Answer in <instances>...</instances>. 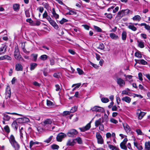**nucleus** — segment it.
<instances>
[{
	"mask_svg": "<svg viewBox=\"0 0 150 150\" xmlns=\"http://www.w3.org/2000/svg\"><path fill=\"white\" fill-rule=\"evenodd\" d=\"M104 122V119L102 117L96 120L95 122V126L97 127L99 126V129L101 131H103L104 129V126L102 123Z\"/></svg>",
	"mask_w": 150,
	"mask_h": 150,
	"instance_id": "1",
	"label": "nucleus"
},
{
	"mask_svg": "<svg viewBox=\"0 0 150 150\" xmlns=\"http://www.w3.org/2000/svg\"><path fill=\"white\" fill-rule=\"evenodd\" d=\"M13 55L16 59L21 61L24 62L25 61L20 55L19 50L17 47L15 48Z\"/></svg>",
	"mask_w": 150,
	"mask_h": 150,
	"instance_id": "2",
	"label": "nucleus"
},
{
	"mask_svg": "<svg viewBox=\"0 0 150 150\" xmlns=\"http://www.w3.org/2000/svg\"><path fill=\"white\" fill-rule=\"evenodd\" d=\"M91 110L93 111L101 112H103L105 111L104 109L103 108L97 106L93 107L91 109Z\"/></svg>",
	"mask_w": 150,
	"mask_h": 150,
	"instance_id": "3",
	"label": "nucleus"
},
{
	"mask_svg": "<svg viewBox=\"0 0 150 150\" xmlns=\"http://www.w3.org/2000/svg\"><path fill=\"white\" fill-rule=\"evenodd\" d=\"M67 136V135L61 132L58 134L56 137L57 141L59 142H61L63 139Z\"/></svg>",
	"mask_w": 150,
	"mask_h": 150,
	"instance_id": "4",
	"label": "nucleus"
},
{
	"mask_svg": "<svg viewBox=\"0 0 150 150\" xmlns=\"http://www.w3.org/2000/svg\"><path fill=\"white\" fill-rule=\"evenodd\" d=\"M11 88L9 86H7L6 89L5 93V98L6 99L9 98L11 97Z\"/></svg>",
	"mask_w": 150,
	"mask_h": 150,
	"instance_id": "5",
	"label": "nucleus"
},
{
	"mask_svg": "<svg viewBox=\"0 0 150 150\" xmlns=\"http://www.w3.org/2000/svg\"><path fill=\"white\" fill-rule=\"evenodd\" d=\"M116 82L120 87H122L125 85V82L124 80L120 78L116 77Z\"/></svg>",
	"mask_w": 150,
	"mask_h": 150,
	"instance_id": "6",
	"label": "nucleus"
},
{
	"mask_svg": "<svg viewBox=\"0 0 150 150\" xmlns=\"http://www.w3.org/2000/svg\"><path fill=\"white\" fill-rule=\"evenodd\" d=\"M78 132L75 129H71L69 130L67 133V135L69 137H73L77 134Z\"/></svg>",
	"mask_w": 150,
	"mask_h": 150,
	"instance_id": "7",
	"label": "nucleus"
},
{
	"mask_svg": "<svg viewBox=\"0 0 150 150\" xmlns=\"http://www.w3.org/2000/svg\"><path fill=\"white\" fill-rule=\"evenodd\" d=\"M96 137L97 139L98 143V144H103V140L102 137L100 134L98 132H97Z\"/></svg>",
	"mask_w": 150,
	"mask_h": 150,
	"instance_id": "8",
	"label": "nucleus"
},
{
	"mask_svg": "<svg viewBox=\"0 0 150 150\" xmlns=\"http://www.w3.org/2000/svg\"><path fill=\"white\" fill-rule=\"evenodd\" d=\"M7 46L5 44H3L0 47V55L4 54L5 53L6 51Z\"/></svg>",
	"mask_w": 150,
	"mask_h": 150,
	"instance_id": "9",
	"label": "nucleus"
},
{
	"mask_svg": "<svg viewBox=\"0 0 150 150\" xmlns=\"http://www.w3.org/2000/svg\"><path fill=\"white\" fill-rule=\"evenodd\" d=\"M47 20L49 22L50 24L52 25L55 29H58L59 28L58 25L53 20H52L51 18H47Z\"/></svg>",
	"mask_w": 150,
	"mask_h": 150,
	"instance_id": "10",
	"label": "nucleus"
},
{
	"mask_svg": "<svg viewBox=\"0 0 150 150\" xmlns=\"http://www.w3.org/2000/svg\"><path fill=\"white\" fill-rule=\"evenodd\" d=\"M23 133L20 134V138L21 141L24 145L26 143H28V141L27 139V138L26 137L23 136Z\"/></svg>",
	"mask_w": 150,
	"mask_h": 150,
	"instance_id": "11",
	"label": "nucleus"
},
{
	"mask_svg": "<svg viewBox=\"0 0 150 150\" xmlns=\"http://www.w3.org/2000/svg\"><path fill=\"white\" fill-rule=\"evenodd\" d=\"M91 122H90L85 126L83 127L79 128V129L82 132H84L89 129L91 127Z\"/></svg>",
	"mask_w": 150,
	"mask_h": 150,
	"instance_id": "12",
	"label": "nucleus"
},
{
	"mask_svg": "<svg viewBox=\"0 0 150 150\" xmlns=\"http://www.w3.org/2000/svg\"><path fill=\"white\" fill-rule=\"evenodd\" d=\"M123 125L125 132L128 134L131 133V129L130 127L126 123H124Z\"/></svg>",
	"mask_w": 150,
	"mask_h": 150,
	"instance_id": "13",
	"label": "nucleus"
},
{
	"mask_svg": "<svg viewBox=\"0 0 150 150\" xmlns=\"http://www.w3.org/2000/svg\"><path fill=\"white\" fill-rule=\"evenodd\" d=\"M135 62H136V63L135 64V65L137 64H141L142 65H146L147 64V62L144 60L143 59H135L134 60Z\"/></svg>",
	"mask_w": 150,
	"mask_h": 150,
	"instance_id": "14",
	"label": "nucleus"
},
{
	"mask_svg": "<svg viewBox=\"0 0 150 150\" xmlns=\"http://www.w3.org/2000/svg\"><path fill=\"white\" fill-rule=\"evenodd\" d=\"M75 143V139H69L67 141L66 143V145L67 146H73Z\"/></svg>",
	"mask_w": 150,
	"mask_h": 150,
	"instance_id": "15",
	"label": "nucleus"
},
{
	"mask_svg": "<svg viewBox=\"0 0 150 150\" xmlns=\"http://www.w3.org/2000/svg\"><path fill=\"white\" fill-rule=\"evenodd\" d=\"M127 26L128 28L133 31H136L137 30V28L135 27L134 24V23H129Z\"/></svg>",
	"mask_w": 150,
	"mask_h": 150,
	"instance_id": "16",
	"label": "nucleus"
},
{
	"mask_svg": "<svg viewBox=\"0 0 150 150\" xmlns=\"http://www.w3.org/2000/svg\"><path fill=\"white\" fill-rule=\"evenodd\" d=\"M124 16L123 10L119 11L117 13L116 17V18H117V19H120L122 17Z\"/></svg>",
	"mask_w": 150,
	"mask_h": 150,
	"instance_id": "17",
	"label": "nucleus"
},
{
	"mask_svg": "<svg viewBox=\"0 0 150 150\" xmlns=\"http://www.w3.org/2000/svg\"><path fill=\"white\" fill-rule=\"evenodd\" d=\"M14 148L15 150H19L20 148L19 144L16 142L11 144Z\"/></svg>",
	"mask_w": 150,
	"mask_h": 150,
	"instance_id": "18",
	"label": "nucleus"
},
{
	"mask_svg": "<svg viewBox=\"0 0 150 150\" xmlns=\"http://www.w3.org/2000/svg\"><path fill=\"white\" fill-rule=\"evenodd\" d=\"M23 67L21 64L20 63L16 64L15 65V69L17 71H21L23 70Z\"/></svg>",
	"mask_w": 150,
	"mask_h": 150,
	"instance_id": "19",
	"label": "nucleus"
},
{
	"mask_svg": "<svg viewBox=\"0 0 150 150\" xmlns=\"http://www.w3.org/2000/svg\"><path fill=\"white\" fill-rule=\"evenodd\" d=\"M9 140L10 143L11 144H13L14 143H15V142H16V141L15 140L14 137L12 134L10 136L9 138Z\"/></svg>",
	"mask_w": 150,
	"mask_h": 150,
	"instance_id": "20",
	"label": "nucleus"
},
{
	"mask_svg": "<svg viewBox=\"0 0 150 150\" xmlns=\"http://www.w3.org/2000/svg\"><path fill=\"white\" fill-rule=\"evenodd\" d=\"M122 100L128 103H129L131 101V99L129 97L127 96L123 97L122 98Z\"/></svg>",
	"mask_w": 150,
	"mask_h": 150,
	"instance_id": "21",
	"label": "nucleus"
},
{
	"mask_svg": "<svg viewBox=\"0 0 150 150\" xmlns=\"http://www.w3.org/2000/svg\"><path fill=\"white\" fill-rule=\"evenodd\" d=\"M140 112L138 115V118L139 120L142 119L144 116L145 115V113L144 112H141L140 110H139L138 112Z\"/></svg>",
	"mask_w": 150,
	"mask_h": 150,
	"instance_id": "22",
	"label": "nucleus"
},
{
	"mask_svg": "<svg viewBox=\"0 0 150 150\" xmlns=\"http://www.w3.org/2000/svg\"><path fill=\"white\" fill-rule=\"evenodd\" d=\"M134 146L137 147L138 150H142L143 149L142 146L140 144L135 142H134Z\"/></svg>",
	"mask_w": 150,
	"mask_h": 150,
	"instance_id": "23",
	"label": "nucleus"
},
{
	"mask_svg": "<svg viewBox=\"0 0 150 150\" xmlns=\"http://www.w3.org/2000/svg\"><path fill=\"white\" fill-rule=\"evenodd\" d=\"M145 150H150V142L149 141L145 143Z\"/></svg>",
	"mask_w": 150,
	"mask_h": 150,
	"instance_id": "24",
	"label": "nucleus"
},
{
	"mask_svg": "<svg viewBox=\"0 0 150 150\" xmlns=\"http://www.w3.org/2000/svg\"><path fill=\"white\" fill-rule=\"evenodd\" d=\"M141 18L139 15H137L135 16L132 18V20L134 21H139L141 20Z\"/></svg>",
	"mask_w": 150,
	"mask_h": 150,
	"instance_id": "25",
	"label": "nucleus"
},
{
	"mask_svg": "<svg viewBox=\"0 0 150 150\" xmlns=\"http://www.w3.org/2000/svg\"><path fill=\"white\" fill-rule=\"evenodd\" d=\"M110 37L112 39L117 40L118 39V36L115 33H112L110 34Z\"/></svg>",
	"mask_w": 150,
	"mask_h": 150,
	"instance_id": "26",
	"label": "nucleus"
},
{
	"mask_svg": "<svg viewBox=\"0 0 150 150\" xmlns=\"http://www.w3.org/2000/svg\"><path fill=\"white\" fill-rule=\"evenodd\" d=\"M3 119L4 120L6 121H9L10 119V117L9 115H6V114H3Z\"/></svg>",
	"mask_w": 150,
	"mask_h": 150,
	"instance_id": "27",
	"label": "nucleus"
},
{
	"mask_svg": "<svg viewBox=\"0 0 150 150\" xmlns=\"http://www.w3.org/2000/svg\"><path fill=\"white\" fill-rule=\"evenodd\" d=\"M52 122V120L51 119H47L45 120L44 122L43 123L45 125L51 124Z\"/></svg>",
	"mask_w": 150,
	"mask_h": 150,
	"instance_id": "28",
	"label": "nucleus"
},
{
	"mask_svg": "<svg viewBox=\"0 0 150 150\" xmlns=\"http://www.w3.org/2000/svg\"><path fill=\"white\" fill-rule=\"evenodd\" d=\"M127 37V33L125 31H123L122 33V38L123 40H126Z\"/></svg>",
	"mask_w": 150,
	"mask_h": 150,
	"instance_id": "29",
	"label": "nucleus"
},
{
	"mask_svg": "<svg viewBox=\"0 0 150 150\" xmlns=\"http://www.w3.org/2000/svg\"><path fill=\"white\" fill-rule=\"evenodd\" d=\"M52 14L53 16L56 18H58L59 17V15L58 14L56 13L55 9L54 8H53L52 9Z\"/></svg>",
	"mask_w": 150,
	"mask_h": 150,
	"instance_id": "30",
	"label": "nucleus"
},
{
	"mask_svg": "<svg viewBox=\"0 0 150 150\" xmlns=\"http://www.w3.org/2000/svg\"><path fill=\"white\" fill-rule=\"evenodd\" d=\"M137 42L138 43V46L139 47L142 48L144 47V43L143 42L138 40Z\"/></svg>",
	"mask_w": 150,
	"mask_h": 150,
	"instance_id": "31",
	"label": "nucleus"
},
{
	"mask_svg": "<svg viewBox=\"0 0 150 150\" xmlns=\"http://www.w3.org/2000/svg\"><path fill=\"white\" fill-rule=\"evenodd\" d=\"M39 142H34L33 141H31L30 142L29 147L30 149L32 148V146L35 144H38Z\"/></svg>",
	"mask_w": 150,
	"mask_h": 150,
	"instance_id": "32",
	"label": "nucleus"
},
{
	"mask_svg": "<svg viewBox=\"0 0 150 150\" xmlns=\"http://www.w3.org/2000/svg\"><path fill=\"white\" fill-rule=\"evenodd\" d=\"M20 5L18 4H15L13 5V7L14 10L15 11H18L19 9Z\"/></svg>",
	"mask_w": 150,
	"mask_h": 150,
	"instance_id": "33",
	"label": "nucleus"
},
{
	"mask_svg": "<svg viewBox=\"0 0 150 150\" xmlns=\"http://www.w3.org/2000/svg\"><path fill=\"white\" fill-rule=\"evenodd\" d=\"M11 125L12 127L13 128H14L16 130H17V129L18 128V126L17 122H13L12 123Z\"/></svg>",
	"mask_w": 150,
	"mask_h": 150,
	"instance_id": "34",
	"label": "nucleus"
},
{
	"mask_svg": "<svg viewBox=\"0 0 150 150\" xmlns=\"http://www.w3.org/2000/svg\"><path fill=\"white\" fill-rule=\"evenodd\" d=\"M124 14V15H127L129 14H132V11H130L128 9H126L125 10H123Z\"/></svg>",
	"mask_w": 150,
	"mask_h": 150,
	"instance_id": "35",
	"label": "nucleus"
},
{
	"mask_svg": "<svg viewBox=\"0 0 150 150\" xmlns=\"http://www.w3.org/2000/svg\"><path fill=\"white\" fill-rule=\"evenodd\" d=\"M37 64L35 63L31 64L30 65V70L32 71L34 70L35 68L37 66Z\"/></svg>",
	"mask_w": 150,
	"mask_h": 150,
	"instance_id": "36",
	"label": "nucleus"
},
{
	"mask_svg": "<svg viewBox=\"0 0 150 150\" xmlns=\"http://www.w3.org/2000/svg\"><path fill=\"white\" fill-rule=\"evenodd\" d=\"M51 147L53 149L58 150L59 148V146L57 144H53L51 145Z\"/></svg>",
	"mask_w": 150,
	"mask_h": 150,
	"instance_id": "37",
	"label": "nucleus"
},
{
	"mask_svg": "<svg viewBox=\"0 0 150 150\" xmlns=\"http://www.w3.org/2000/svg\"><path fill=\"white\" fill-rule=\"evenodd\" d=\"M108 147L109 148L112 150H117L118 148L116 146H114L111 144H109Z\"/></svg>",
	"mask_w": 150,
	"mask_h": 150,
	"instance_id": "38",
	"label": "nucleus"
},
{
	"mask_svg": "<svg viewBox=\"0 0 150 150\" xmlns=\"http://www.w3.org/2000/svg\"><path fill=\"white\" fill-rule=\"evenodd\" d=\"M125 144H126L121 142L120 144V146L122 149L126 150L127 149V147Z\"/></svg>",
	"mask_w": 150,
	"mask_h": 150,
	"instance_id": "39",
	"label": "nucleus"
},
{
	"mask_svg": "<svg viewBox=\"0 0 150 150\" xmlns=\"http://www.w3.org/2000/svg\"><path fill=\"white\" fill-rule=\"evenodd\" d=\"M42 17L43 18H46L47 20L48 18H50L49 16H48L47 13L46 11H45L42 15Z\"/></svg>",
	"mask_w": 150,
	"mask_h": 150,
	"instance_id": "40",
	"label": "nucleus"
},
{
	"mask_svg": "<svg viewBox=\"0 0 150 150\" xmlns=\"http://www.w3.org/2000/svg\"><path fill=\"white\" fill-rule=\"evenodd\" d=\"M134 55L135 57L141 58L142 57V55L139 52H137L135 53Z\"/></svg>",
	"mask_w": 150,
	"mask_h": 150,
	"instance_id": "41",
	"label": "nucleus"
},
{
	"mask_svg": "<svg viewBox=\"0 0 150 150\" xmlns=\"http://www.w3.org/2000/svg\"><path fill=\"white\" fill-rule=\"evenodd\" d=\"M101 100L103 103H107L109 101V99L107 98H103L101 99Z\"/></svg>",
	"mask_w": 150,
	"mask_h": 150,
	"instance_id": "42",
	"label": "nucleus"
},
{
	"mask_svg": "<svg viewBox=\"0 0 150 150\" xmlns=\"http://www.w3.org/2000/svg\"><path fill=\"white\" fill-rule=\"evenodd\" d=\"M76 140L78 144H81L82 143V141L81 138L78 137L75 139Z\"/></svg>",
	"mask_w": 150,
	"mask_h": 150,
	"instance_id": "43",
	"label": "nucleus"
},
{
	"mask_svg": "<svg viewBox=\"0 0 150 150\" xmlns=\"http://www.w3.org/2000/svg\"><path fill=\"white\" fill-rule=\"evenodd\" d=\"M53 137V136H50L46 140L44 141V142H46L47 143H49L51 140H52V138Z\"/></svg>",
	"mask_w": 150,
	"mask_h": 150,
	"instance_id": "44",
	"label": "nucleus"
},
{
	"mask_svg": "<svg viewBox=\"0 0 150 150\" xmlns=\"http://www.w3.org/2000/svg\"><path fill=\"white\" fill-rule=\"evenodd\" d=\"M47 57L48 56H47V55L46 54H43L42 55L40 56V58L41 60H45L47 59Z\"/></svg>",
	"mask_w": 150,
	"mask_h": 150,
	"instance_id": "45",
	"label": "nucleus"
},
{
	"mask_svg": "<svg viewBox=\"0 0 150 150\" xmlns=\"http://www.w3.org/2000/svg\"><path fill=\"white\" fill-rule=\"evenodd\" d=\"M110 121L111 122L115 124H116L118 123L117 121L113 118H110Z\"/></svg>",
	"mask_w": 150,
	"mask_h": 150,
	"instance_id": "46",
	"label": "nucleus"
},
{
	"mask_svg": "<svg viewBox=\"0 0 150 150\" xmlns=\"http://www.w3.org/2000/svg\"><path fill=\"white\" fill-rule=\"evenodd\" d=\"M76 12L72 10H69V12L66 13V15H74L76 14Z\"/></svg>",
	"mask_w": 150,
	"mask_h": 150,
	"instance_id": "47",
	"label": "nucleus"
},
{
	"mask_svg": "<svg viewBox=\"0 0 150 150\" xmlns=\"http://www.w3.org/2000/svg\"><path fill=\"white\" fill-rule=\"evenodd\" d=\"M61 74L59 72L54 73L53 74V76L57 78H58L60 77Z\"/></svg>",
	"mask_w": 150,
	"mask_h": 150,
	"instance_id": "48",
	"label": "nucleus"
},
{
	"mask_svg": "<svg viewBox=\"0 0 150 150\" xmlns=\"http://www.w3.org/2000/svg\"><path fill=\"white\" fill-rule=\"evenodd\" d=\"M93 27L97 32H100L102 31L101 29L99 27L95 25H94Z\"/></svg>",
	"mask_w": 150,
	"mask_h": 150,
	"instance_id": "49",
	"label": "nucleus"
},
{
	"mask_svg": "<svg viewBox=\"0 0 150 150\" xmlns=\"http://www.w3.org/2000/svg\"><path fill=\"white\" fill-rule=\"evenodd\" d=\"M77 70L78 71V74L79 75H82L83 74L84 72L83 71L79 68H77Z\"/></svg>",
	"mask_w": 150,
	"mask_h": 150,
	"instance_id": "50",
	"label": "nucleus"
},
{
	"mask_svg": "<svg viewBox=\"0 0 150 150\" xmlns=\"http://www.w3.org/2000/svg\"><path fill=\"white\" fill-rule=\"evenodd\" d=\"M124 76L126 78H128L129 80H130V81H132V76L131 75H126L125 74L124 75Z\"/></svg>",
	"mask_w": 150,
	"mask_h": 150,
	"instance_id": "51",
	"label": "nucleus"
},
{
	"mask_svg": "<svg viewBox=\"0 0 150 150\" xmlns=\"http://www.w3.org/2000/svg\"><path fill=\"white\" fill-rule=\"evenodd\" d=\"M136 131L137 133V134L139 135H143V134L142 132L141 129H136Z\"/></svg>",
	"mask_w": 150,
	"mask_h": 150,
	"instance_id": "52",
	"label": "nucleus"
},
{
	"mask_svg": "<svg viewBox=\"0 0 150 150\" xmlns=\"http://www.w3.org/2000/svg\"><path fill=\"white\" fill-rule=\"evenodd\" d=\"M4 129L6 132L8 133L10 132V129L8 125L5 126L4 128Z\"/></svg>",
	"mask_w": 150,
	"mask_h": 150,
	"instance_id": "53",
	"label": "nucleus"
},
{
	"mask_svg": "<svg viewBox=\"0 0 150 150\" xmlns=\"http://www.w3.org/2000/svg\"><path fill=\"white\" fill-rule=\"evenodd\" d=\"M77 110V107L76 106H74L72 107L70 110V111L71 113H74L76 112Z\"/></svg>",
	"mask_w": 150,
	"mask_h": 150,
	"instance_id": "54",
	"label": "nucleus"
},
{
	"mask_svg": "<svg viewBox=\"0 0 150 150\" xmlns=\"http://www.w3.org/2000/svg\"><path fill=\"white\" fill-rule=\"evenodd\" d=\"M105 15L106 16L107 18L111 19L112 17V15L111 14H108L106 13H105Z\"/></svg>",
	"mask_w": 150,
	"mask_h": 150,
	"instance_id": "55",
	"label": "nucleus"
},
{
	"mask_svg": "<svg viewBox=\"0 0 150 150\" xmlns=\"http://www.w3.org/2000/svg\"><path fill=\"white\" fill-rule=\"evenodd\" d=\"M98 48L101 50H103L104 49L105 46L103 43H100L99 44Z\"/></svg>",
	"mask_w": 150,
	"mask_h": 150,
	"instance_id": "56",
	"label": "nucleus"
},
{
	"mask_svg": "<svg viewBox=\"0 0 150 150\" xmlns=\"http://www.w3.org/2000/svg\"><path fill=\"white\" fill-rule=\"evenodd\" d=\"M47 104L48 106H50L52 105H53V103L50 101L47 100Z\"/></svg>",
	"mask_w": 150,
	"mask_h": 150,
	"instance_id": "57",
	"label": "nucleus"
},
{
	"mask_svg": "<svg viewBox=\"0 0 150 150\" xmlns=\"http://www.w3.org/2000/svg\"><path fill=\"white\" fill-rule=\"evenodd\" d=\"M56 87V90L57 91H61V88L60 86L58 84H56L55 85Z\"/></svg>",
	"mask_w": 150,
	"mask_h": 150,
	"instance_id": "58",
	"label": "nucleus"
},
{
	"mask_svg": "<svg viewBox=\"0 0 150 150\" xmlns=\"http://www.w3.org/2000/svg\"><path fill=\"white\" fill-rule=\"evenodd\" d=\"M68 21V20L63 18L61 21H59V23L62 24L64 23L65 22H67Z\"/></svg>",
	"mask_w": 150,
	"mask_h": 150,
	"instance_id": "59",
	"label": "nucleus"
},
{
	"mask_svg": "<svg viewBox=\"0 0 150 150\" xmlns=\"http://www.w3.org/2000/svg\"><path fill=\"white\" fill-rule=\"evenodd\" d=\"M5 59H6L8 60H11L12 59L11 58L10 56L8 55H4Z\"/></svg>",
	"mask_w": 150,
	"mask_h": 150,
	"instance_id": "60",
	"label": "nucleus"
},
{
	"mask_svg": "<svg viewBox=\"0 0 150 150\" xmlns=\"http://www.w3.org/2000/svg\"><path fill=\"white\" fill-rule=\"evenodd\" d=\"M23 123L28 122L30 121L29 119L28 118L25 117L23 118Z\"/></svg>",
	"mask_w": 150,
	"mask_h": 150,
	"instance_id": "61",
	"label": "nucleus"
},
{
	"mask_svg": "<svg viewBox=\"0 0 150 150\" xmlns=\"http://www.w3.org/2000/svg\"><path fill=\"white\" fill-rule=\"evenodd\" d=\"M25 14L26 16L27 17H30V13L29 12V11L28 10H26L25 11Z\"/></svg>",
	"mask_w": 150,
	"mask_h": 150,
	"instance_id": "62",
	"label": "nucleus"
},
{
	"mask_svg": "<svg viewBox=\"0 0 150 150\" xmlns=\"http://www.w3.org/2000/svg\"><path fill=\"white\" fill-rule=\"evenodd\" d=\"M90 64L92 66H93L94 68L97 69L98 67V66L97 64H95L91 62H90Z\"/></svg>",
	"mask_w": 150,
	"mask_h": 150,
	"instance_id": "63",
	"label": "nucleus"
},
{
	"mask_svg": "<svg viewBox=\"0 0 150 150\" xmlns=\"http://www.w3.org/2000/svg\"><path fill=\"white\" fill-rule=\"evenodd\" d=\"M20 134L24 133L25 132V130H24L23 127H21L19 129Z\"/></svg>",
	"mask_w": 150,
	"mask_h": 150,
	"instance_id": "64",
	"label": "nucleus"
}]
</instances>
